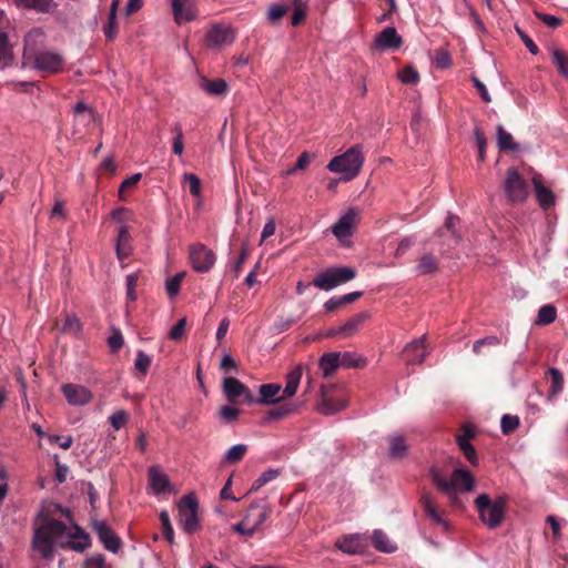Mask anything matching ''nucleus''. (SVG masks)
I'll return each instance as SVG.
<instances>
[{
  "mask_svg": "<svg viewBox=\"0 0 568 568\" xmlns=\"http://www.w3.org/2000/svg\"><path fill=\"white\" fill-rule=\"evenodd\" d=\"M548 375L551 379L550 394L552 396L558 395L564 388V376L558 368H550Z\"/></svg>",
  "mask_w": 568,
  "mask_h": 568,
  "instance_id": "obj_43",
  "label": "nucleus"
},
{
  "mask_svg": "<svg viewBox=\"0 0 568 568\" xmlns=\"http://www.w3.org/2000/svg\"><path fill=\"white\" fill-rule=\"evenodd\" d=\"M359 215V210L351 207L347 212L339 217V220L332 226L333 234L342 242L352 235V229Z\"/></svg>",
  "mask_w": 568,
  "mask_h": 568,
  "instance_id": "obj_15",
  "label": "nucleus"
},
{
  "mask_svg": "<svg viewBox=\"0 0 568 568\" xmlns=\"http://www.w3.org/2000/svg\"><path fill=\"white\" fill-rule=\"evenodd\" d=\"M336 547L345 554L354 555L362 551V545L357 536L344 537L336 542Z\"/></svg>",
  "mask_w": 568,
  "mask_h": 568,
  "instance_id": "obj_36",
  "label": "nucleus"
},
{
  "mask_svg": "<svg viewBox=\"0 0 568 568\" xmlns=\"http://www.w3.org/2000/svg\"><path fill=\"white\" fill-rule=\"evenodd\" d=\"M233 40L234 36L232 29L222 24H214L206 34V42L211 48H219L232 43Z\"/></svg>",
  "mask_w": 568,
  "mask_h": 568,
  "instance_id": "obj_16",
  "label": "nucleus"
},
{
  "mask_svg": "<svg viewBox=\"0 0 568 568\" xmlns=\"http://www.w3.org/2000/svg\"><path fill=\"white\" fill-rule=\"evenodd\" d=\"M219 415L224 422L231 423L239 417L240 409L233 406L225 405L220 408Z\"/></svg>",
  "mask_w": 568,
  "mask_h": 568,
  "instance_id": "obj_56",
  "label": "nucleus"
},
{
  "mask_svg": "<svg viewBox=\"0 0 568 568\" xmlns=\"http://www.w3.org/2000/svg\"><path fill=\"white\" fill-rule=\"evenodd\" d=\"M93 530L98 535L103 546L112 551L116 552L121 547L120 538L114 534L111 527L103 520H95L92 524Z\"/></svg>",
  "mask_w": 568,
  "mask_h": 568,
  "instance_id": "obj_14",
  "label": "nucleus"
},
{
  "mask_svg": "<svg viewBox=\"0 0 568 568\" xmlns=\"http://www.w3.org/2000/svg\"><path fill=\"white\" fill-rule=\"evenodd\" d=\"M223 393L229 402L233 404L242 403V400H240L241 397H243V402L247 404L255 403L253 393L235 377H225L223 379Z\"/></svg>",
  "mask_w": 568,
  "mask_h": 568,
  "instance_id": "obj_9",
  "label": "nucleus"
},
{
  "mask_svg": "<svg viewBox=\"0 0 568 568\" xmlns=\"http://www.w3.org/2000/svg\"><path fill=\"white\" fill-rule=\"evenodd\" d=\"M248 518L250 515H247L244 520L234 525L233 530L241 535L252 536L256 531V526H248Z\"/></svg>",
  "mask_w": 568,
  "mask_h": 568,
  "instance_id": "obj_58",
  "label": "nucleus"
},
{
  "mask_svg": "<svg viewBox=\"0 0 568 568\" xmlns=\"http://www.w3.org/2000/svg\"><path fill=\"white\" fill-rule=\"evenodd\" d=\"M374 43L381 50H396L402 45L403 40L394 27H387L375 38Z\"/></svg>",
  "mask_w": 568,
  "mask_h": 568,
  "instance_id": "obj_18",
  "label": "nucleus"
},
{
  "mask_svg": "<svg viewBox=\"0 0 568 568\" xmlns=\"http://www.w3.org/2000/svg\"><path fill=\"white\" fill-rule=\"evenodd\" d=\"M13 52L9 44L7 33L0 32V69L8 68L12 64Z\"/></svg>",
  "mask_w": 568,
  "mask_h": 568,
  "instance_id": "obj_31",
  "label": "nucleus"
},
{
  "mask_svg": "<svg viewBox=\"0 0 568 568\" xmlns=\"http://www.w3.org/2000/svg\"><path fill=\"white\" fill-rule=\"evenodd\" d=\"M246 450H247L246 445H243V444L234 445L225 453L223 460L227 464H236L243 459Z\"/></svg>",
  "mask_w": 568,
  "mask_h": 568,
  "instance_id": "obj_40",
  "label": "nucleus"
},
{
  "mask_svg": "<svg viewBox=\"0 0 568 568\" xmlns=\"http://www.w3.org/2000/svg\"><path fill=\"white\" fill-rule=\"evenodd\" d=\"M557 310L551 304H546L541 306L538 311L536 324L539 326H545L551 324L556 321Z\"/></svg>",
  "mask_w": 568,
  "mask_h": 568,
  "instance_id": "obj_38",
  "label": "nucleus"
},
{
  "mask_svg": "<svg viewBox=\"0 0 568 568\" xmlns=\"http://www.w3.org/2000/svg\"><path fill=\"white\" fill-rule=\"evenodd\" d=\"M519 417L516 415H504L500 420V427L504 435H509L519 426Z\"/></svg>",
  "mask_w": 568,
  "mask_h": 568,
  "instance_id": "obj_46",
  "label": "nucleus"
},
{
  "mask_svg": "<svg viewBox=\"0 0 568 568\" xmlns=\"http://www.w3.org/2000/svg\"><path fill=\"white\" fill-rule=\"evenodd\" d=\"M256 509H258L260 513L256 516L252 526H256V530H257L258 527L268 518V516L271 514V507L267 503H265L263 500H255L252 503L247 515L251 516L252 511H254Z\"/></svg>",
  "mask_w": 568,
  "mask_h": 568,
  "instance_id": "obj_35",
  "label": "nucleus"
},
{
  "mask_svg": "<svg viewBox=\"0 0 568 568\" xmlns=\"http://www.w3.org/2000/svg\"><path fill=\"white\" fill-rule=\"evenodd\" d=\"M296 409H297V406L292 403L282 404L280 406H276V407L270 409L266 413L264 422L267 423V422L283 419V418L290 416L291 414L295 413Z\"/></svg>",
  "mask_w": 568,
  "mask_h": 568,
  "instance_id": "obj_29",
  "label": "nucleus"
},
{
  "mask_svg": "<svg viewBox=\"0 0 568 568\" xmlns=\"http://www.w3.org/2000/svg\"><path fill=\"white\" fill-rule=\"evenodd\" d=\"M44 42V33L40 28L30 30L24 38L23 59L29 61L37 53L41 52L40 48Z\"/></svg>",
  "mask_w": 568,
  "mask_h": 568,
  "instance_id": "obj_17",
  "label": "nucleus"
},
{
  "mask_svg": "<svg viewBox=\"0 0 568 568\" xmlns=\"http://www.w3.org/2000/svg\"><path fill=\"white\" fill-rule=\"evenodd\" d=\"M388 442V457L394 460H400L408 454V445L406 438L402 435L395 434L387 438Z\"/></svg>",
  "mask_w": 568,
  "mask_h": 568,
  "instance_id": "obj_21",
  "label": "nucleus"
},
{
  "mask_svg": "<svg viewBox=\"0 0 568 568\" xmlns=\"http://www.w3.org/2000/svg\"><path fill=\"white\" fill-rule=\"evenodd\" d=\"M258 394L260 397L255 398V403L261 405H271L284 399L278 384H262L258 387Z\"/></svg>",
  "mask_w": 568,
  "mask_h": 568,
  "instance_id": "obj_19",
  "label": "nucleus"
},
{
  "mask_svg": "<svg viewBox=\"0 0 568 568\" xmlns=\"http://www.w3.org/2000/svg\"><path fill=\"white\" fill-rule=\"evenodd\" d=\"M138 283V275L136 274H129L125 277V284H126V295L131 301L136 300L135 295V286Z\"/></svg>",
  "mask_w": 568,
  "mask_h": 568,
  "instance_id": "obj_61",
  "label": "nucleus"
},
{
  "mask_svg": "<svg viewBox=\"0 0 568 568\" xmlns=\"http://www.w3.org/2000/svg\"><path fill=\"white\" fill-rule=\"evenodd\" d=\"M199 87L207 94L216 97L224 95L229 91L227 82L220 78L210 80L203 77L199 81Z\"/></svg>",
  "mask_w": 568,
  "mask_h": 568,
  "instance_id": "obj_22",
  "label": "nucleus"
},
{
  "mask_svg": "<svg viewBox=\"0 0 568 568\" xmlns=\"http://www.w3.org/2000/svg\"><path fill=\"white\" fill-rule=\"evenodd\" d=\"M497 146L500 151L507 152L519 150V144L515 142L513 135L501 124L497 125Z\"/></svg>",
  "mask_w": 568,
  "mask_h": 568,
  "instance_id": "obj_27",
  "label": "nucleus"
},
{
  "mask_svg": "<svg viewBox=\"0 0 568 568\" xmlns=\"http://www.w3.org/2000/svg\"><path fill=\"white\" fill-rule=\"evenodd\" d=\"M16 3L26 9H33L39 12H50L57 7L53 0H14Z\"/></svg>",
  "mask_w": 568,
  "mask_h": 568,
  "instance_id": "obj_32",
  "label": "nucleus"
},
{
  "mask_svg": "<svg viewBox=\"0 0 568 568\" xmlns=\"http://www.w3.org/2000/svg\"><path fill=\"white\" fill-rule=\"evenodd\" d=\"M398 78L405 84H414L418 82L419 74L412 65H407L398 73Z\"/></svg>",
  "mask_w": 568,
  "mask_h": 568,
  "instance_id": "obj_49",
  "label": "nucleus"
},
{
  "mask_svg": "<svg viewBox=\"0 0 568 568\" xmlns=\"http://www.w3.org/2000/svg\"><path fill=\"white\" fill-rule=\"evenodd\" d=\"M420 504L424 511L430 517L435 524L448 528L447 521L443 518L442 514L436 509L435 501L428 494H424L420 498Z\"/></svg>",
  "mask_w": 568,
  "mask_h": 568,
  "instance_id": "obj_25",
  "label": "nucleus"
},
{
  "mask_svg": "<svg viewBox=\"0 0 568 568\" xmlns=\"http://www.w3.org/2000/svg\"><path fill=\"white\" fill-rule=\"evenodd\" d=\"M119 32L116 17L108 16V21L103 26V33L108 41H114Z\"/></svg>",
  "mask_w": 568,
  "mask_h": 568,
  "instance_id": "obj_50",
  "label": "nucleus"
},
{
  "mask_svg": "<svg viewBox=\"0 0 568 568\" xmlns=\"http://www.w3.org/2000/svg\"><path fill=\"white\" fill-rule=\"evenodd\" d=\"M435 61L438 68L446 69L452 65V58L448 51L437 50Z\"/></svg>",
  "mask_w": 568,
  "mask_h": 568,
  "instance_id": "obj_60",
  "label": "nucleus"
},
{
  "mask_svg": "<svg viewBox=\"0 0 568 568\" xmlns=\"http://www.w3.org/2000/svg\"><path fill=\"white\" fill-rule=\"evenodd\" d=\"M303 375L302 366L297 365L286 375V385L282 390L283 398H291L296 394Z\"/></svg>",
  "mask_w": 568,
  "mask_h": 568,
  "instance_id": "obj_24",
  "label": "nucleus"
},
{
  "mask_svg": "<svg viewBox=\"0 0 568 568\" xmlns=\"http://www.w3.org/2000/svg\"><path fill=\"white\" fill-rule=\"evenodd\" d=\"M429 476L438 490L447 496L450 506L455 508L463 507L458 493H469L475 488V478L464 468L455 469L450 479H446L439 468L432 467Z\"/></svg>",
  "mask_w": 568,
  "mask_h": 568,
  "instance_id": "obj_2",
  "label": "nucleus"
},
{
  "mask_svg": "<svg viewBox=\"0 0 568 568\" xmlns=\"http://www.w3.org/2000/svg\"><path fill=\"white\" fill-rule=\"evenodd\" d=\"M174 21L178 24L187 23L196 19L197 8L195 0H170Z\"/></svg>",
  "mask_w": 568,
  "mask_h": 568,
  "instance_id": "obj_12",
  "label": "nucleus"
},
{
  "mask_svg": "<svg viewBox=\"0 0 568 568\" xmlns=\"http://www.w3.org/2000/svg\"><path fill=\"white\" fill-rule=\"evenodd\" d=\"M374 547L382 552H394L396 546L389 540L388 536L379 529H375L372 536Z\"/></svg>",
  "mask_w": 568,
  "mask_h": 568,
  "instance_id": "obj_30",
  "label": "nucleus"
},
{
  "mask_svg": "<svg viewBox=\"0 0 568 568\" xmlns=\"http://www.w3.org/2000/svg\"><path fill=\"white\" fill-rule=\"evenodd\" d=\"M536 17L542 21L545 24L551 28H557L560 26L561 20L555 16L541 13V12H535Z\"/></svg>",
  "mask_w": 568,
  "mask_h": 568,
  "instance_id": "obj_64",
  "label": "nucleus"
},
{
  "mask_svg": "<svg viewBox=\"0 0 568 568\" xmlns=\"http://www.w3.org/2000/svg\"><path fill=\"white\" fill-rule=\"evenodd\" d=\"M184 180L189 183L190 192L193 196H200L201 194V181L193 173H185Z\"/></svg>",
  "mask_w": 568,
  "mask_h": 568,
  "instance_id": "obj_57",
  "label": "nucleus"
},
{
  "mask_svg": "<svg viewBox=\"0 0 568 568\" xmlns=\"http://www.w3.org/2000/svg\"><path fill=\"white\" fill-rule=\"evenodd\" d=\"M318 365L323 372L324 377H329L335 371L341 367L339 352L326 353L321 356Z\"/></svg>",
  "mask_w": 568,
  "mask_h": 568,
  "instance_id": "obj_26",
  "label": "nucleus"
},
{
  "mask_svg": "<svg viewBox=\"0 0 568 568\" xmlns=\"http://www.w3.org/2000/svg\"><path fill=\"white\" fill-rule=\"evenodd\" d=\"M109 347L112 352H118L123 345V336L119 329H114L108 339Z\"/></svg>",
  "mask_w": 568,
  "mask_h": 568,
  "instance_id": "obj_62",
  "label": "nucleus"
},
{
  "mask_svg": "<svg viewBox=\"0 0 568 568\" xmlns=\"http://www.w3.org/2000/svg\"><path fill=\"white\" fill-rule=\"evenodd\" d=\"M345 407V403L342 400H338L336 403H333L328 398L323 396L322 402L318 404V410L324 415H333L339 410H342Z\"/></svg>",
  "mask_w": 568,
  "mask_h": 568,
  "instance_id": "obj_41",
  "label": "nucleus"
},
{
  "mask_svg": "<svg viewBox=\"0 0 568 568\" xmlns=\"http://www.w3.org/2000/svg\"><path fill=\"white\" fill-rule=\"evenodd\" d=\"M499 344H500V339L497 336H487L485 338L476 341L473 345V351L476 354H480L483 346L495 347Z\"/></svg>",
  "mask_w": 568,
  "mask_h": 568,
  "instance_id": "obj_54",
  "label": "nucleus"
},
{
  "mask_svg": "<svg viewBox=\"0 0 568 568\" xmlns=\"http://www.w3.org/2000/svg\"><path fill=\"white\" fill-rule=\"evenodd\" d=\"M190 261L195 271L207 272L215 263V254L203 244L192 245Z\"/></svg>",
  "mask_w": 568,
  "mask_h": 568,
  "instance_id": "obj_11",
  "label": "nucleus"
},
{
  "mask_svg": "<svg viewBox=\"0 0 568 568\" xmlns=\"http://www.w3.org/2000/svg\"><path fill=\"white\" fill-rule=\"evenodd\" d=\"M341 367H362L366 364V359L353 352L339 353Z\"/></svg>",
  "mask_w": 568,
  "mask_h": 568,
  "instance_id": "obj_39",
  "label": "nucleus"
},
{
  "mask_svg": "<svg viewBox=\"0 0 568 568\" xmlns=\"http://www.w3.org/2000/svg\"><path fill=\"white\" fill-rule=\"evenodd\" d=\"M115 250L119 260H124L131 254L130 234L125 225H122L119 230Z\"/></svg>",
  "mask_w": 568,
  "mask_h": 568,
  "instance_id": "obj_28",
  "label": "nucleus"
},
{
  "mask_svg": "<svg viewBox=\"0 0 568 568\" xmlns=\"http://www.w3.org/2000/svg\"><path fill=\"white\" fill-rule=\"evenodd\" d=\"M506 505L507 498L505 496L491 500L487 494H481L475 499L479 518L488 529H496L504 521Z\"/></svg>",
  "mask_w": 568,
  "mask_h": 568,
  "instance_id": "obj_4",
  "label": "nucleus"
},
{
  "mask_svg": "<svg viewBox=\"0 0 568 568\" xmlns=\"http://www.w3.org/2000/svg\"><path fill=\"white\" fill-rule=\"evenodd\" d=\"M430 353V348L427 345V336L422 335L407 343L402 352L406 364L408 365H420L425 362L427 355Z\"/></svg>",
  "mask_w": 568,
  "mask_h": 568,
  "instance_id": "obj_8",
  "label": "nucleus"
},
{
  "mask_svg": "<svg viewBox=\"0 0 568 568\" xmlns=\"http://www.w3.org/2000/svg\"><path fill=\"white\" fill-rule=\"evenodd\" d=\"M150 484L155 494L163 493L169 487V478L159 468L150 469Z\"/></svg>",
  "mask_w": 568,
  "mask_h": 568,
  "instance_id": "obj_33",
  "label": "nucleus"
},
{
  "mask_svg": "<svg viewBox=\"0 0 568 568\" xmlns=\"http://www.w3.org/2000/svg\"><path fill=\"white\" fill-rule=\"evenodd\" d=\"M61 390L67 402L72 406H83L91 402L92 393L85 386L78 384H64Z\"/></svg>",
  "mask_w": 568,
  "mask_h": 568,
  "instance_id": "obj_13",
  "label": "nucleus"
},
{
  "mask_svg": "<svg viewBox=\"0 0 568 568\" xmlns=\"http://www.w3.org/2000/svg\"><path fill=\"white\" fill-rule=\"evenodd\" d=\"M459 449L463 452L465 458L473 465H478V456L475 447L470 443H457Z\"/></svg>",
  "mask_w": 568,
  "mask_h": 568,
  "instance_id": "obj_51",
  "label": "nucleus"
},
{
  "mask_svg": "<svg viewBox=\"0 0 568 568\" xmlns=\"http://www.w3.org/2000/svg\"><path fill=\"white\" fill-rule=\"evenodd\" d=\"M369 317L371 314L367 311H363L354 315L345 324L339 326V332H342V336L349 337L354 335Z\"/></svg>",
  "mask_w": 568,
  "mask_h": 568,
  "instance_id": "obj_23",
  "label": "nucleus"
},
{
  "mask_svg": "<svg viewBox=\"0 0 568 568\" xmlns=\"http://www.w3.org/2000/svg\"><path fill=\"white\" fill-rule=\"evenodd\" d=\"M418 274H433L438 270V263L433 254H424L416 266Z\"/></svg>",
  "mask_w": 568,
  "mask_h": 568,
  "instance_id": "obj_37",
  "label": "nucleus"
},
{
  "mask_svg": "<svg viewBox=\"0 0 568 568\" xmlns=\"http://www.w3.org/2000/svg\"><path fill=\"white\" fill-rule=\"evenodd\" d=\"M184 276H185V272H180V273L175 274L173 277L166 280L165 290L170 297H174L179 294L180 285H181L182 280L184 278Z\"/></svg>",
  "mask_w": 568,
  "mask_h": 568,
  "instance_id": "obj_45",
  "label": "nucleus"
},
{
  "mask_svg": "<svg viewBox=\"0 0 568 568\" xmlns=\"http://www.w3.org/2000/svg\"><path fill=\"white\" fill-rule=\"evenodd\" d=\"M462 430L463 434L456 436V443H470L476 437V428L470 424H464Z\"/></svg>",
  "mask_w": 568,
  "mask_h": 568,
  "instance_id": "obj_55",
  "label": "nucleus"
},
{
  "mask_svg": "<svg viewBox=\"0 0 568 568\" xmlns=\"http://www.w3.org/2000/svg\"><path fill=\"white\" fill-rule=\"evenodd\" d=\"M134 366L142 375H146L151 366V357L143 351H138Z\"/></svg>",
  "mask_w": 568,
  "mask_h": 568,
  "instance_id": "obj_48",
  "label": "nucleus"
},
{
  "mask_svg": "<svg viewBox=\"0 0 568 568\" xmlns=\"http://www.w3.org/2000/svg\"><path fill=\"white\" fill-rule=\"evenodd\" d=\"M175 139L173 141V153L181 155L183 153V132L180 124L174 126Z\"/></svg>",
  "mask_w": 568,
  "mask_h": 568,
  "instance_id": "obj_59",
  "label": "nucleus"
},
{
  "mask_svg": "<svg viewBox=\"0 0 568 568\" xmlns=\"http://www.w3.org/2000/svg\"><path fill=\"white\" fill-rule=\"evenodd\" d=\"M31 546L42 558L51 560L55 547L82 552L90 546V539L79 526L45 517L34 529Z\"/></svg>",
  "mask_w": 568,
  "mask_h": 568,
  "instance_id": "obj_1",
  "label": "nucleus"
},
{
  "mask_svg": "<svg viewBox=\"0 0 568 568\" xmlns=\"http://www.w3.org/2000/svg\"><path fill=\"white\" fill-rule=\"evenodd\" d=\"M364 163L363 146L355 144L345 153L334 156L327 164L331 172L342 174V180L351 181L355 179Z\"/></svg>",
  "mask_w": 568,
  "mask_h": 568,
  "instance_id": "obj_3",
  "label": "nucleus"
},
{
  "mask_svg": "<svg viewBox=\"0 0 568 568\" xmlns=\"http://www.w3.org/2000/svg\"><path fill=\"white\" fill-rule=\"evenodd\" d=\"M288 7L285 4H272L267 9V20L272 24H277L282 18L287 13Z\"/></svg>",
  "mask_w": 568,
  "mask_h": 568,
  "instance_id": "obj_44",
  "label": "nucleus"
},
{
  "mask_svg": "<svg viewBox=\"0 0 568 568\" xmlns=\"http://www.w3.org/2000/svg\"><path fill=\"white\" fill-rule=\"evenodd\" d=\"M474 138L478 146V160L484 162L486 159L487 139L479 126H475Z\"/></svg>",
  "mask_w": 568,
  "mask_h": 568,
  "instance_id": "obj_47",
  "label": "nucleus"
},
{
  "mask_svg": "<svg viewBox=\"0 0 568 568\" xmlns=\"http://www.w3.org/2000/svg\"><path fill=\"white\" fill-rule=\"evenodd\" d=\"M458 222H459V219L454 215H449L445 222V230L447 232H450L452 237L454 239L455 243H458L460 240L459 235L457 234V232L455 230V226Z\"/></svg>",
  "mask_w": 568,
  "mask_h": 568,
  "instance_id": "obj_63",
  "label": "nucleus"
},
{
  "mask_svg": "<svg viewBox=\"0 0 568 568\" xmlns=\"http://www.w3.org/2000/svg\"><path fill=\"white\" fill-rule=\"evenodd\" d=\"M28 62L32 63L37 70L58 73L62 70L64 59L57 52L41 51Z\"/></svg>",
  "mask_w": 568,
  "mask_h": 568,
  "instance_id": "obj_10",
  "label": "nucleus"
},
{
  "mask_svg": "<svg viewBox=\"0 0 568 568\" xmlns=\"http://www.w3.org/2000/svg\"><path fill=\"white\" fill-rule=\"evenodd\" d=\"M280 470L278 469H268L261 474V476L252 484L248 493L257 491L262 486L266 485L271 480L278 477Z\"/></svg>",
  "mask_w": 568,
  "mask_h": 568,
  "instance_id": "obj_42",
  "label": "nucleus"
},
{
  "mask_svg": "<svg viewBox=\"0 0 568 568\" xmlns=\"http://www.w3.org/2000/svg\"><path fill=\"white\" fill-rule=\"evenodd\" d=\"M129 419V415L125 410L123 409H119L116 412H114L110 417H109V422L110 424L112 425V427L114 429H120L121 427H123L126 422Z\"/></svg>",
  "mask_w": 568,
  "mask_h": 568,
  "instance_id": "obj_53",
  "label": "nucleus"
},
{
  "mask_svg": "<svg viewBox=\"0 0 568 568\" xmlns=\"http://www.w3.org/2000/svg\"><path fill=\"white\" fill-rule=\"evenodd\" d=\"M501 186L507 201L511 204L524 203L528 199V183L515 166L506 171Z\"/></svg>",
  "mask_w": 568,
  "mask_h": 568,
  "instance_id": "obj_5",
  "label": "nucleus"
},
{
  "mask_svg": "<svg viewBox=\"0 0 568 568\" xmlns=\"http://www.w3.org/2000/svg\"><path fill=\"white\" fill-rule=\"evenodd\" d=\"M181 527L187 532L193 534L200 527L199 523V503L194 494L185 495L178 505Z\"/></svg>",
  "mask_w": 568,
  "mask_h": 568,
  "instance_id": "obj_7",
  "label": "nucleus"
},
{
  "mask_svg": "<svg viewBox=\"0 0 568 568\" xmlns=\"http://www.w3.org/2000/svg\"><path fill=\"white\" fill-rule=\"evenodd\" d=\"M531 181L535 187L536 197L539 205L544 210H548L555 204V196L552 191L544 185L541 176L539 174L534 175Z\"/></svg>",
  "mask_w": 568,
  "mask_h": 568,
  "instance_id": "obj_20",
  "label": "nucleus"
},
{
  "mask_svg": "<svg viewBox=\"0 0 568 568\" xmlns=\"http://www.w3.org/2000/svg\"><path fill=\"white\" fill-rule=\"evenodd\" d=\"M551 61L556 65L558 72L567 77L568 75V54L559 48L550 49Z\"/></svg>",
  "mask_w": 568,
  "mask_h": 568,
  "instance_id": "obj_34",
  "label": "nucleus"
},
{
  "mask_svg": "<svg viewBox=\"0 0 568 568\" xmlns=\"http://www.w3.org/2000/svg\"><path fill=\"white\" fill-rule=\"evenodd\" d=\"M356 271L351 266L329 267L320 273L314 280L313 285L323 291H329L341 284L355 278Z\"/></svg>",
  "mask_w": 568,
  "mask_h": 568,
  "instance_id": "obj_6",
  "label": "nucleus"
},
{
  "mask_svg": "<svg viewBox=\"0 0 568 568\" xmlns=\"http://www.w3.org/2000/svg\"><path fill=\"white\" fill-rule=\"evenodd\" d=\"M82 325L79 318L74 315L68 316L63 323L62 332L69 334H78L80 333Z\"/></svg>",
  "mask_w": 568,
  "mask_h": 568,
  "instance_id": "obj_52",
  "label": "nucleus"
}]
</instances>
